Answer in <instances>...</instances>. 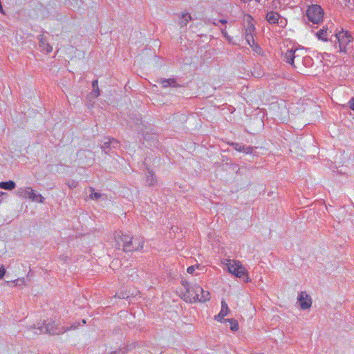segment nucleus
Segmentation results:
<instances>
[{
    "instance_id": "72a5a7b5",
    "label": "nucleus",
    "mask_w": 354,
    "mask_h": 354,
    "mask_svg": "<svg viewBox=\"0 0 354 354\" xmlns=\"http://www.w3.org/2000/svg\"><path fill=\"white\" fill-rule=\"evenodd\" d=\"M196 267L198 268V265H196V266H191L188 267L187 269V272L189 274H193L194 270H195Z\"/></svg>"
},
{
    "instance_id": "f257e3e1",
    "label": "nucleus",
    "mask_w": 354,
    "mask_h": 354,
    "mask_svg": "<svg viewBox=\"0 0 354 354\" xmlns=\"http://www.w3.org/2000/svg\"><path fill=\"white\" fill-rule=\"evenodd\" d=\"M116 242V248L122 250L125 252L139 250L142 249V242L138 240V245H133L132 237L128 234H124L121 231L116 232L114 234Z\"/></svg>"
},
{
    "instance_id": "79ce46f5",
    "label": "nucleus",
    "mask_w": 354,
    "mask_h": 354,
    "mask_svg": "<svg viewBox=\"0 0 354 354\" xmlns=\"http://www.w3.org/2000/svg\"><path fill=\"white\" fill-rule=\"evenodd\" d=\"M6 193L0 192V196H1L2 195H6Z\"/></svg>"
},
{
    "instance_id": "a878e982",
    "label": "nucleus",
    "mask_w": 354,
    "mask_h": 354,
    "mask_svg": "<svg viewBox=\"0 0 354 354\" xmlns=\"http://www.w3.org/2000/svg\"><path fill=\"white\" fill-rule=\"evenodd\" d=\"M80 322H75L72 324L70 326H62L63 328H67V331L71 330H75L78 328L79 326H80Z\"/></svg>"
},
{
    "instance_id": "b1692460",
    "label": "nucleus",
    "mask_w": 354,
    "mask_h": 354,
    "mask_svg": "<svg viewBox=\"0 0 354 354\" xmlns=\"http://www.w3.org/2000/svg\"><path fill=\"white\" fill-rule=\"evenodd\" d=\"M253 35H245V40L251 47H252L255 44Z\"/></svg>"
},
{
    "instance_id": "20e7f679",
    "label": "nucleus",
    "mask_w": 354,
    "mask_h": 354,
    "mask_svg": "<svg viewBox=\"0 0 354 354\" xmlns=\"http://www.w3.org/2000/svg\"><path fill=\"white\" fill-rule=\"evenodd\" d=\"M332 42L339 44V52L347 53L350 49L349 44L353 41V39L348 31L341 30L335 34V40L330 39Z\"/></svg>"
},
{
    "instance_id": "c85d7f7f",
    "label": "nucleus",
    "mask_w": 354,
    "mask_h": 354,
    "mask_svg": "<svg viewBox=\"0 0 354 354\" xmlns=\"http://www.w3.org/2000/svg\"><path fill=\"white\" fill-rule=\"evenodd\" d=\"M160 83L162 84V86L164 88H167V87L169 86V79L161 80Z\"/></svg>"
},
{
    "instance_id": "2eb2a0df",
    "label": "nucleus",
    "mask_w": 354,
    "mask_h": 354,
    "mask_svg": "<svg viewBox=\"0 0 354 354\" xmlns=\"http://www.w3.org/2000/svg\"><path fill=\"white\" fill-rule=\"evenodd\" d=\"M295 59V51L293 50V48H292L290 50H288L284 53V60L287 63H289L292 66H294Z\"/></svg>"
},
{
    "instance_id": "e433bc0d",
    "label": "nucleus",
    "mask_w": 354,
    "mask_h": 354,
    "mask_svg": "<svg viewBox=\"0 0 354 354\" xmlns=\"http://www.w3.org/2000/svg\"><path fill=\"white\" fill-rule=\"evenodd\" d=\"M138 240H140L143 243V241L139 238H136V239L132 238V242H133V245H135V246L138 245Z\"/></svg>"
},
{
    "instance_id": "4c0bfd02",
    "label": "nucleus",
    "mask_w": 354,
    "mask_h": 354,
    "mask_svg": "<svg viewBox=\"0 0 354 354\" xmlns=\"http://www.w3.org/2000/svg\"><path fill=\"white\" fill-rule=\"evenodd\" d=\"M92 86H93V88H99L98 87V81H97V80H95L93 81Z\"/></svg>"
},
{
    "instance_id": "ddd939ff",
    "label": "nucleus",
    "mask_w": 354,
    "mask_h": 354,
    "mask_svg": "<svg viewBox=\"0 0 354 354\" xmlns=\"http://www.w3.org/2000/svg\"><path fill=\"white\" fill-rule=\"evenodd\" d=\"M231 145L236 151L243 152L245 154H251L253 152V147L250 146L245 147L241 143L237 142H232Z\"/></svg>"
},
{
    "instance_id": "0eeeda50",
    "label": "nucleus",
    "mask_w": 354,
    "mask_h": 354,
    "mask_svg": "<svg viewBox=\"0 0 354 354\" xmlns=\"http://www.w3.org/2000/svg\"><path fill=\"white\" fill-rule=\"evenodd\" d=\"M119 147V141L111 138H105L101 144V149L106 154H109L113 149H117Z\"/></svg>"
},
{
    "instance_id": "6ab92c4d",
    "label": "nucleus",
    "mask_w": 354,
    "mask_h": 354,
    "mask_svg": "<svg viewBox=\"0 0 354 354\" xmlns=\"http://www.w3.org/2000/svg\"><path fill=\"white\" fill-rule=\"evenodd\" d=\"M192 16L189 13H183L179 21V24L181 27L186 26L187 23L192 20Z\"/></svg>"
},
{
    "instance_id": "aec40b11",
    "label": "nucleus",
    "mask_w": 354,
    "mask_h": 354,
    "mask_svg": "<svg viewBox=\"0 0 354 354\" xmlns=\"http://www.w3.org/2000/svg\"><path fill=\"white\" fill-rule=\"evenodd\" d=\"M30 192H32L30 187L21 188L17 190V195L20 197L28 198Z\"/></svg>"
},
{
    "instance_id": "58836bf2",
    "label": "nucleus",
    "mask_w": 354,
    "mask_h": 354,
    "mask_svg": "<svg viewBox=\"0 0 354 354\" xmlns=\"http://www.w3.org/2000/svg\"><path fill=\"white\" fill-rule=\"evenodd\" d=\"M303 59H304L303 61L305 62H306V61H310L311 60L310 57H304Z\"/></svg>"
},
{
    "instance_id": "f704fd0d",
    "label": "nucleus",
    "mask_w": 354,
    "mask_h": 354,
    "mask_svg": "<svg viewBox=\"0 0 354 354\" xmlns=\"http://www.w3.org/2000/svg\"><path fill=\"white\" fill-rule=\"evenodd\" d=\"M169 86H172V87L178 86V84H177V82H176V80L174 79L169 78Z\"/></svg>"
},
{
    "instance_id": "423d86ee",
    "label": "nucleus",
    "mask_w": 354,
    "mask_h": 354,
    "mask_svg": "<svg viewBox=\"0 0 354 354\" xmlns=\"http://www.w3.org/2000/svg\"><path fill=\"white\" fill-rule=\"evenodd\" d=\"M228 271L239 278H242L245 282L249 281V277L247 274V270L243 265L237 261H233L232 263L227 264Z\"/></svg>"
},
{
    "instance_id": "2f4dec72",
    "label": "nucleus",
    "mask_w": 354,
    "mask_h": 354,
    "mask_svg": "<svg viewBox=\"0 0 354 354\" xmlns=\"http://www.w3.org/2000/svg\"><path fill=\"white\" fill-rule=\"evenodd\" d=\"M348 107L354 111V97H352L348 102Z\"/></svg>"
},
{
    "instance_id": "c9c22d12",
    "label": "nucleus",
    "mask_w": 354,
    "mask_h": 354,
    "mask_svg": "<svg viewBox=\"0 0 354 354\" xmlns=\"http://www.w3.org/2000/svg\"><path fill=\"white\" fill-rule=\"evenodd\" d=\"M6 274V270L3 266H0V279H3Z\"/></svg>"
},
{
    "instance_id": "f3484780",
    "label": "nucleus",
    "mask_w": 354,
    "mask_h": 354,
    "mask_svg": "<svg viewBox=\"0 0 354 354\" xmlns=\"http://www.w3.org/2000/svg\"><path fill=\"white\" fill-rule=\"evenodd\" d=\"M31 201L35 202H38L40 203H43L44 202V197L39 194H36L35 191L32 189V192L28 197Z\"/></svg>"
},
{
    "instance_id": "4468645a",
    "label": "nucleus",
    "mask_w": 354,
    "mask_h": 354,
    "mask_svg": "<svg viewBox=\"0 0 354 354\" xmlns=\"http://www.w3.org/2000/svg\"><path fill=\"white\" fill-rule=\"evenodd\" d=\"M253 19L250 15L247 17V26L245 29V35H254L255 32V26L252 23Z\"/></svg>"
},
{
    "instance_id": "39448f33",
    "label": "nucleus",
    "mask_w": 354,
    "mask_h": 354,
    "mask_svg": "<svg viewBox=\"0 0 354 354\" xmlns=\"http://www.w3.org/2000/svg\"><path fill=\"white\" fill-rule=\"evenodd\" d=\"M308 20L313 24H319L323 21L324 10L317 4L308 6L306 12Z\"/></svg>"
},
{
    "instance_id": "9d476101",
    "label": "nucleus",
    "mask_w": 354,
    "mask_h": 354,
    "mask_svg": "<svg viewBox=\"0 0 354 354\" xmlns=\"http://www.w3.org/2000/svg\"><path fill=\"white\" fill-rule=\"evenodd\" d=\"M157 178L154 172L149 169H147L145 173V185L149 187H153L157 184Z\"/></svg>"
},
{
    "instance_id": "f8f14e48",
    "label": "nucleus",
    "mask_w": 354,
    "mask_h": 354,
    "mask_svg": "<svg viewBox=\"0 0 354 354\" xmlns=\"http://www.w3.org/2000/svg\"><path fill=\"white\" fill-rule=\"evenodd\" d=\"M132 120H133V122H132L133 124L130 123V124H129L131 126V127L132 129H134L135 131H136L138 132L142 131V130H143L142 127L144 125L142 124L141 115L140 114H136L135 118H133Z\"/></svg>"
},
{
    "instance_id": "473e14b6",
    "label": "nucleus",
    "mask_w": 354,
    "mask_h": 354,
    "mask_svg": "<svg viewBox=\"0 0 354 354\" xmlns=\"http://www.w3.org/2000/svg\"><path fill=\"white\" fill-rule=\"evenodd\" d=\"M221 32H222L223 35L226 38V39H227V41L229 42H232V38L230 35H228V34L226 32V30L222 29Z\"/></svg>"
},
{
    "instance_id": "393cba45",
    "label": "nucleus",
    "mask_w": 354,
    "mask_h": 354,
    "mask_svg": "<svg viewBox=\"0 0 354 354\" xmlns=\"http://www.w3.org/2000/svg\"><path fill=\"white\" fill-rule=\"evenodd\" d=\"M293 50L295 51V59H299L301 57L304 55V48H294Z\"/></svg>"
},
{
    "instance_id": "cd10ccee",
    "label": "nucleus",
    "mask_w": 354,
    "mask_h": 354,
    "mask_svg": "<svg viewBox=\"0 0 354 354\" xmlns=\"http://www.w3.org/2000/svg\"><path fill=\"white\" fill-rule=\"evenodd\" d=\"M101 196L100 193L93 192L90 194L89 197L93 200H97Z\"/></svg>"
},
{
    "instance_id": "bb28decb",
    "label": "nucleus",
    "mask_w": 354,
    "mask_h": 354,
    "mask_svg": "<svg viewBox=\"0 0 354 354\" xmlns=\"http://www.w3.org/2000/svg\"><path fill=\"white\" fill-rule=\"evenodd\" d=\"M91 96L93 98H95L100 95V88H93V91L90 93Z\"/></svg>"
},
{
    "instance_id": "4be33fe9",
    "label": "nucleus",
    "mask_w": 354,
    "mask_h": 354,
    "mask_svg": "<svg viewBox=\"0 0 354 354\" xmlns=\"http://www.w3.org/2000/svg\"><path fill=\"white\" fill-rule=\"evenodd\" d=\"M225 322H227L230 324V329L232 331H236L239 329V324L236 319H226Z\"/></svg>"
},
{
    "instance_id": "a211bd4d",
    "label": "nucleus",
    "mask_w": 354,
    "mask_h": 354,
    "mask_svg": "<svg viewBox=\"0 0 354 354\" xmlns=\"http://www.w3.org/2000/svg\"><path fill=\"white\" fill-rule=\"evenodd\" d=\"M16 187V184L13 180H8L0 183V189L6 190H12Z\"/></svg>"
},
{
    "instance_id": "9b49d317",
    "label": "nucleus",
    "mask_w": 354,
    "mask_h": 354,
    "mask_svg": "<svg viewBox=\"0 0 354 354\" xmlns=\"http://www.w3.org/2000/svg\"><path fill=\"white\" fill-rule=\"evenodd\" d=\"M266 20L268 23L272 24H282V19H280L279 14L274 11H270L267 13Z\"/></svg>"
},
{
    "instance_id": "412c9836",
    "label": "nucleus",
    "mask_w": 354,
    "mask_h": 354,
    "mask_svg": "<svg viewBox=\"0 0 354 354\" xmlns=\"http://www.w3.org/2000/svg\"><path fill=\"white\" fill-rule=\"evenodd\" d=\"M199 295L200 296L198 299V301L205 302L210 299V294L208 291H205L203 290V293H200Z\"/></svg>"
},
{
    "instance_id": "1a4fd4ad",
    "label": "nucleus",
    "mask_w": 354,
    "mask_h": 354,
    "mask_svg": "<svg viewBox=\"0 0 354 354\" xmlns=\"http://www.w3.org/2000/svg\"><path fill=\"white\" fill-rule=\"evenodd\" d=\"M39 46L40 50L45 53H49L53 50V47L49 44L48 39L44 34H41L38 36Z\"/></svg>"
},
{
    "instance_id": "5701e85b",
    "label": "nucleus",
    "mask_w": 354,
    "mask_h": 354,
    "mask_svg": "<svg viewBox=\"0 0 354 354\" xmlns=\"http://www.w3.org/2000/svg\"><path fill=\"white\" fill-rule=\"evenodd\" d=\"M230 312V309L228 308L227 304L225 302V300L221 301V309L220 313H221V315H227L228 313Z\"/></svg>"
},
{
    "instance_id": "a19ab883",
    "label": "nucleus",
    "mask_w": 354,
    "mask_h": 354,
    "mask_svg": "<svg viewBox=\"0 0 354 354\" xmlns=\"http://www.w3.org/2000/svg\"><path fill=\"white\" fill-rule=\"evenodd\" d=\"M351 0H344L346 2L345 6H347V3H351ZM352 3H354V0H352Z\"/></svg>"
},
{
    "instance_id": "f03ea898",
    "label": "nucleus",
    "mask_w": 354,
    "mask_h": 354,
    "mask_svg": "<svg viewBox=\"0 0 354 354\" xmlns=\"http://www.w3.org/2000/svg\"><path fill=\"white\" fill-rule=\"evenodd\" d=\"M181 285L186 290L185 301H189L190 303L198 301L199 294L203 293V289L199 285L187 281H182Z\"/></svg>"
},
{
    "instance_id": "7c9ffc66",
    "label": "nucleus",
    "mask_w": 354,
    "mask_h": 354,
    "mask_svg": "<svg viewBox=\"0 0 354 354\" xmlns=\"http://www.w3.org/2000/svg\"><path fill=\"white\" fill-rule=\"evenodd\" d=\"M226 315H221V313H219L216 316H215V319H216L218 322H225V319H224V317Z\"/></svg>"
},
{
    "instance_id": "37998d69",
    "label": "nucleus",
    "mask_w": 354,
    "mask_h": 354,
    "mask_svg": "<svg viewBox=\"0 0 354 354\" xmlns=\"http://www.w3.org/2000/svg\"><path fill=\"white\" fill-rule=\"evenodd\" d=\"M81 322H82V324H86L85 319H82Z\"/></svg>"
},
{
    "instance_id": "dca6fc26",
    "label": "nucleus",
    "mask_w": 354,
    "mask_h": 354,
    "mask_svg": "<svg viewBox=\"0 0 354 354\" xmlns=\"http://www.w3.org/2000/svg\"><path fill=\"white\" fill-rule=\"evenodd\" d=\"M315 35L319 40H322L324 41H328V28L326 26H323L322 29H320L315 33Z\"/></svg>"
},
{
    "instance_id": "7ed1b4c3",
    "label": "nucleus",
    "mask_w": 354,
    "mask_h": 354,
    "mask_svg": "<svg viewBox=\"0 0 354 354\" xmlns=\"http://www.w3.org/2000/svg\"><path fill=\"white\" fill-rule=\"evenodd\" d=\"M30 329L36 330L35 333L39 334L42 333H49L51 335H60L67 331V328L59 327L55 324L54 321L46 322L41 326L36 328L35 326L30 327Z\"/></svg>"
},
{
    "instance_id": "c756f323",
    "label": "nucleus",
    "mask_w": 354,
    "mask_h": 354,
    "mask_svg": "<svg viewBox=\"0 0 354 354\" xmlns=\"http://www.w3.org/2000/svg\"><path fill=\"white\" fill-rule=\"evenodd\" d=\"M67 185L71 189L75 188L77 185V182L72 180L68 181Z\"/></svg>"
},
{
    "instance_id": "ea45409f",
    "label": "nucleus",
    "mask_w": 354,
    "mask_h": 354,
    "mask_svg": "<svg viewBox=\"0 0 354 354\" xmlns=\"http://www.w3.org/2000/svg\"><path fill=\"white\" fill-rule=\"evenodd\" d=\"M219 23H221L222 24H225L227 23V20L225 19H221L218 21Z\"/></svg>"
},
{
    "instance_id": "6e6552de",
    "label": "nucleus",
    "mask_w": 354,
    "mask_h": 354,
    "mask_svg": "<svg viewBox=\"0 0 354 354\" xmlns=\"http://www.w3.org/2000/svg\"><path fill=\"white\" fill-rule=\"evenodd\" d=\"M298 302L302 310L308 309L312 305L311 297L306 292H301L299 294Z\"/></svg>"
}]
</instances>
